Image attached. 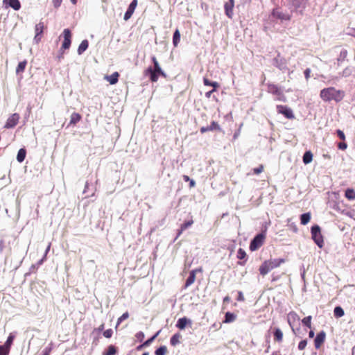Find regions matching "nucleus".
<instances>
[{
  "label": "nucleus",
  "mask_w": 355,
  "mask_h": 355,
  "mask_svg": "<svg viewBox=\"0 0 355 355\" xmlns=\"http://www.w3.org/2000/svg\"><path fill=\"white\" fill-rule=\"evenodd\" d=\"M320 97L325 102L331 101L340 102L345 97V92L343 90L337 89L334 87H329L324 88L320 91Z\"/></svg>",
  "instance_id": "nucleus-1"
},
{
  "label": "nucleus",
  "mask_w": 355,
  "mask_h": 355,
  "mask_svg": "<svg viewBox=\"0 0 355 355\" xmlns=\"http://www.w3.org/2000/svg\"><path fill=\"white\" fill-rule=\"evenodd\" d=\"M312 239L319 248H322L324 245L323 237L321 234L320 227L318 225H313L311 227Z\"/></svg>",
  "instance_id": "nucleus-2"
},
{
  "label": "nucleus",
  "mask_w": 355,
  "mask_h": 355,
  "mask_svg": "<svg viewBox=\"0 0 355 355\" xmlns=\"http://www.w3.org/2000/svg\"><path fill=\"white\" fill-rule=\"evenodd\" d=\"M266 235L263 232L257 234L250 243V250L254 251L260 248L263 244Z\"/></svg>",
  "instance_id": "nucleus-3"
},
{
  "label": "nucleus",
  "mask_w": 355,
  "mask_h": 355,
  "mask_svg": "<svg viewBox=\"0 0 355 355\" xmlns=\"http://www.w3.org/2000/svg\"><path fill=\"white\" fill-rule=\"evenodd\" d=\"M268 91L269 93L277 96V99L278 101L284 102L286 101V97L277 85L275 84H269L268 85Z\"/></svg>",
  "instance_id": "nucleus-4"
},
{
  "label": "nucleus",
  "mask_w": 355,
  "mask_h": 355,
  "mask_svg": "<svg viewBox=\"0 0 355 355\" xmlns=\"http://www.w3.org/2000/svg\"><path fill=\"white\" fill-rule=\"evenodd\" d=\"M270 17L279 19L281 21H289L291 15L283 12L279 8H277L272 10Z\"/></svg>",
  "instance_id": "nucleus-5"
},
{
  "label": "nucleus",
  "mask_w": 355,
  "mask_h": 355,
  "mask_svg": "<svg viewBox=\"0 0 355 355\" xmlns=\"http://www.w3.org/2000/svg\"><path fill=\"white\" fill-rule=\"evenodd\" d=\"M62 34L64 36V41L62 42V46L60 47V51H65L69 49L71 46V33L69 29L65 28L64 29Z\"/></svg>",
  "instance_id": "nucleus-6"
},
{
  "label": "nucleus",
  "mask_w": 355,
  "mask_h": 355,
  "mask_svg": "<svg viewBox=\"0 0 355 355\" xmlns=\"http://www.w3.org/2000/svg\"><path fill=\"white\" fill-rule=\"evenodd\" d=\"M277 111L279 114H283L286 118L288 119H293L295 118L293 110L286 105H277Z\"/></svg>",
  "instance_id": "nucleus-7"
},
{
  "label": "nucleus",
  "mask_w": 355,
  "mask_h": 355,
  "mask_svg": "<svg viewBox=\"0 0 355 355\" xmlns=\"http://www.w3.org/2000/svg\"><path fill=\"white\" fill-rule=\"evenodd\" d=\"M19 119H20V116L19 114H17V113L12 114L8 118V119L5 123L4 128L6 129H9V128H12L15 127L17 125V123L19 121Z\"/></svg>",
  "instance_id": "nucleus-8"
},
{
  "label": "nucleus",
  "mask_w": 355,
  "mask_h": 355,
  "mask_svg": "<svg viewBox=\"0 0 355 355\" xmlns=\"http://www.w3.org/2000/svg\"><path fill=\"white\" fill-rule=\"evenodd\" d=\"M153 66L149 67L144 72L145 78H149L152 82L155 81V58H152Z\"/></svg>",
  "instance_id": "nucleus-9"
},
{
  "label": "nucleus",
  "mask_w": 355,
  "mask_h": 355,
  "mask_svg": "<svg viewBox=\"0 0 355 355\" xmlns=\"http://www.w3.org/2000/svg\"><path fill=\"white\" fill-rule=\"evenodd\" d=\"M300 320L299 315L294 311H291L287 315V322L291 327L292 331L295 334V330L294 329L295 324Z\"/></svg>",
  "instance_id": "nucleus-10"
},
{
  "label": "nucleus",
  "mask_w": 355,
  "mask_h": 355,
  "mask_svg": "<svg viewBox=\"0 0 355 355\" xmlns=\"http://www.w3.org/2000/svg\"><path fill=\"white\" fill-rule=\"evenodd\" d=\"M201 271H202L201 268H198V269L193 270L189 272V276L187 279L185 284L184 286V289L187 288L189 286H190L191 284H193L194 283V282L196 280V272H201Z\"/></svg>",
  "instance_id": "nucleus-11"
},
{
  "label": "nucleus",
  "mask_w": 355,
  "mask_h": 355,
  "mask_svg": "<svg viewBox=\"0 0 355 355\" xmlns=\"http://www.w3.org/2000/svg\"><path fill=\"white\" fill-rule=\"evenodd\" d=\"M137 6V0H133L129 5L128 10H126L123 19L124 20H128L135 12V10Z\"/></svg>",
  "instance_id": "nucleus-12"
},
{
  "label": "nucleus",
  "mask_w": 355,
  "mask_h": 355,
  "mask_svg": "<svg viewBox=\"0 0 355 355\" xmlns=\"http://www.w3.org/2000/svg\"><path fill=\"white\" fill-rule=\"evenodd\" d=\"M325 338L326 334L324 331H322L317 334L314 340V345L316 349H319L321 347L322 344L325 340Z\"/></svg>",
  "instance_id": "nucleus-13"
},
{
  "label": "nucleus",
  "mask_w": 355,
  "mask_h": 355,
  "mask_svg": "<svg viewBox=\"0 0 355 355\" xmlns=\"http://www.w3.org/2000/svg\"><path fill=\"white\" fill-rule=\"evenodd\" d=\"M45 26L44 22L40 21L38 24L35 25V40L37 42H38L41 39V35L42 34Z\"/></svg>",
  "instance_id": "nucleus-14"
},
{
  "label": "nucleus",
  "mask_w": 355,
  "mask_h": 355,
  "mask_svg": "<svg viewBox=\"0 0 355 355\" xmlns=\"http://www.w3.org/2000/svg\"><path fill=\"white\" fill-rule=\"evenodd\" d=\"M268 262V264H269L271 270L276 268L279 267L282 263H284L285 262L284 259H270L266 261Z\"/></svg>",
  "instance_id": "nucleus-15"
},
{
  "label": "nucleus",
  "mask_w": 355,
  "mask_h": 355,
  "mask_svg": "<svg viewBox=\"0 0 355 355\" xmlns=\"http://www.w3.org/2000/svg\"><path fill=\"white\" fill-rule=\"evenodd\" d=\"M306 0H292V5L296 10L300 12L304 8Z\"/></svg>",
  "instance_id": "nucleus-16"
},
{
  "label": "nucleus",
  "mask_w": 355,
  "mask_h": 355,
  "mask_svg": "<svg viewBox=\"0 0 355 355\" xmlns=\"http://www.w3.org/2000/svg\"><path fill=\"white\" fill-rule=\"evenodd\" d=\"M119 73L116 71V72H114L110 76H106L105 77V79L106 80H107L110 83V84L114 85V84L117 83V82L119 80Z\"/></svg>",
  "instance_id": "nucleus-17"
},
{
  "label": "nucleus",
  "mask_w": 355,
  "mask_h": 355,
  "mask_svg": "<svg viewBox=\"0 0 355 355\" xmlns=\"http://www.w3.org/2000/svg\"><path fill=\"white\" fill-rule=\"evenodd\" d=\"M187 324H191V321L187 318H182L178 320L176 326L180 329H184Z\"/></svg>",
  "instance_id": "nucleus-18"
},
{
  "label": "nucleus",
  "mask_w": 355,
  "mask_h": 355,
  "mask_svg": "<svg viewBox=\"0 0 355 355\" xmlns=\"http://www.w3.org/2000/svg\"><path fill=\"white\" fill-rule=\"evenodd\" d=\"M82 119L81 115L79 113L73 112L71 114L70 116V122L69 125H75L77 123H78Z\"/></svg>",
  "instance_id": "nucleus-19"
},
{
  "label": "nucleus",
  "mask_w": 355,
  "mask_h": 355,
  "mask_svg": "<svg viewBox=\"0 0 355 355\" xmlns=\"http://www.w3.org/2000/svg\"><path fill=\"white\" fill-rule=\"evenodd\" d=\"M234 6V3L227 2V3H225V6H224L225 14L230 19L232 18V16H233Z\"/></svg>",
  "instance_id": "nucleus-20"
},
{
  "label": "nucleus",
  "mask_w": 355,
  "mask_h": 355,
  "mask_svg": "<svg viewBox=\"0 0 355 355\" xmlns=\"http://www.w3.org/2000/svg\"><path fill=\"white\" fill-rule=\"evenodd\" d=\"M270 270H272L266 261H265L259 268L260 274L263 276L268 274Z\"/></svg>",
  "instance_id": "nucleus-21"
},
{
  "label": "nucleus",
  "mask_w": 355,
  "mask_h": 355,
  "mask_svg": "<svg viewBox=\"0 0 355 355\" xmlns=\"http://www.w3.org/2000/svg\"><path fill=\"white\" fill-rule=\"evenodd\" d=\"M311 220V214L309 212L304 213L300 216V223L302 225H306Z\"/></svg>",
  "instance_id": "nucleus-22"
},
{
  "label": "nucleus",
  "mask_w": 355,
  "mask_h": 355,
  "mask_svg": "<svg viewBox=\"0 0 355 355\" xmlns=\"http://www.w3.org/2000/svg\"><path fill=\"white\" fill-rule=\"evenodd\" d=\"M8 4L15 10H19L21 8V3L19 0H9Z\"/></svg>",
  "instance_id": "nucleus-23"
},
{
  "label": "nucleus",
  "mask_w": 355,
  "mask_h": 355,
  "mask_svg": "<svg viewBox=\"0 0 355 355\" xmlns=\"http://www.w3.org/2000/svg\"><path fill=\"white\" fill-rule=\"evenodd\" d=\"M88 46H89V43L87 40L82 41V42L80 43V44L78 46V53L79 55H81L88 48Z\"/></svg>",
  "instance_id": "nucleus-24"
},
{
  "label": "nucleus",
  "mask_w": 355,
  "mask_h": 355,
  "mask_svg": "<svg viewBox=\"0 0 355 355\" xmlns=\"http://www.w3.org/2000/svg\"><path fill=\"white\" fill-rule=\"evenodd\" d=\"M26 65H27V61L26 60L20 62L16 68L17 74L23 73L26 69Z\"/></svg>",
  "instance_id": "nucleus-25"
},
{
  "label": "nucleus",
  "mask_w": 355,
  "mask_h": 355,
  "mask_svg": "<svg viewBox=\"0 0 355 355\" xmlns=\"http://www.w3.org/2000/svg\"><path fill=\"white\" fill-rule=\"evenodd\" d=\"M26 155V151L24 148L19 149L17 153V160L20 163L22 162L25 159Z\"/></svg>",
  "instance_id": "nucleus-26"
},
{
  "label": "nucleus",
  "mask_w": 355,
  "mask_h": 355,
  "mask_svg": "<svg viewBox=\"0 0 355 355\" xmlns=\"http://www.w3.org/2000/svg\"><path fill=\"white\" fill-rule=\"evenodd\" d=\"M275 340L280 343L283 340V333L279 328H276L274 331Z\"/></svg>",
  "instance_id": "nucleus-27"
},
{
  "label": "nucleus",
  "mask_w": 355,
  "mask_h": 355,
  "mask_svg": "<svg viewBox=\"0 0 355 355\" xmlns=\"http://www.w3.org/2000/svg\"><path fill=\"white\" fill-rule=\"evenodd\" d=\"M345 196L349 200L355 199V191L353 189H347L345 193Z\"/></svg>",
  "instance_id": "nucleus-28"
},
{
  "label": "nucleus",
  "mask_w": 355,
  "mask_h": 355,
  "mask_svg": "<svg viewBox=\"0 0 355 355\" xmlns=\"http://www.w3.org/2000/svg\"><path fill=\"white\" fill-rule=\"evenodd\" d=\"M313 154L311 151H306L303 155V162L305 164H309L312 162Z\"/></svg>",
  "instance_id": "nucleus-29"
},
{
  "label": "nucleus",
  "mask_w": 355,
  "mask_h": 355,
  "mask_svg": "<svg viewBox=\"0 0 355 355\" xmlns=\"http://www.w3.org/2000/svg\"><path fill=\"white\" fill-rule=\"evenodd\" d=\"M276 67H278L282 71H285L286 69H287L286 62L283 59H276Z\"/></svg>",
  "instance_id": "nucleus-30"
},
{
  "label": "nucleus",
  "mask_w": 355,
  "mask_h": 355,
  "mask_svg": "<svg viewBox=\"0 0 355 355\" xmlns=\"http://www.w3.org/2000/svg\"><path fill=\"white\" fill-rule=\"evenodd\" d=\"M334 314L336 318H341L344 315L345 313L342 307L336 306L334 310Z\"/></svg>",
  "instance_id": "nucleus-31"
},
{
  "label": "nucleus",
  "mask_w": 355,
  "mask_h": 355,
  "mask_svg": "<svg viewBox=\"0 0 355 355\" xmlns=\"http://www.w3.org/2000/svg\"><path fill=\"white\" fill-rule=\"evenodd\" d=\"M180 41V33L178 30H176L173 37V44L175 46H177Z\"/></svg>",
  "instance_id": "nucleus-32"
},
{
  "label": "nucleus",
  "mask_w": 355,
  "mask_h": 355,
  "mask_svg": "<svg viewBox=\"0 0 355 355\" xmlns=\"http://www.w3.org/2000/svg\"><path fill=\"white\" fill-rule=\"evenodd\" d=\"M236 319V315L230 312H227L224 322L229 323L233 322Z\"/></svg>",
  "instance_id": "nucleus-33"
},
{
  "label": "nucleus",
  "mask_w": 355,
  "mask_h": 355,
  "mask_svg": "<svg viewBox=\"0 0 355 355\" xmlns=\"http://www.w3.org/2000/svg\"><path fill=\"white\" fill-rule=\"evenodd\" d=\"M15 339V336L12 334H10L9 336L7 338V340L4 343V346L6 347L9 350H10L11 345L13 343V340Z\"/></svg>",
  "instance_id": "nucleus-34"
},
{
  "label": "nucleus",
  "mask_w": 355,
  "mask_h": 355,
  "mask_svg": "<svg viewBox=\"0 0 355 355\" xmlns=\"http://www.w3.org/2000/svg\"><path fill=\"white\" fill-rule=\"evenodd\" d=\"M311 315H309L307 317H305L302 320V322L304 325H305L306 327H307L308 328H311Z\"/></svg>",
  "instance_id": "nucleus-35"
},
{
  "label": "nucleus",
  "mask_w": 355,
  "mask_h": 355,
  "mask_svg": "<svg viewBox=\"0 0 355 355\" xmlns=\"http://www.w3.org/2000/svg\"><path fill=\"white\" fill-rule=\"evenodd\" d=\"M116 353V347L113 345H110L106 352L103 355H114Z\"/></svg>",
  "instance_id": "nucleus-36"
},
{
  "label": "nucleus",
  "mask_w": 355,
  "mask_h": 355,
  "mask_svg": "<svg viewBox=\"0 0 355 355\" xmlns=\"http://www.w3.org/2000/svg\"><path fill=\"white\" fill-rule=\"evenodd\" d=\"M53 349V343H51L48 347H46L43 351H42V355H49Z\"/></svg>",
  "instance_id": "nucleus-37"
},
{
  "label": "nucleus",
  "mask_w": 355,
  "mask_h": 355,
  "mask_svg": "<svg viewBox=\"0 0 355 355\" xmlns=\"http://www.w3.org/2000/svg\"><path fill=\"white\" fill-rule=\"evenodd\" d=\"M129 317V313L128 312L124 313L121 317L118 318L116 327L121 323L123 320L128 319Z\"/></svg>",
  "instance_id": "nucleus-38"
},
{
  "label": "nucleus",
  "mask_w": 355,
  "mask_h": 355,
  "mask_svg": "<svg viewBox=\"0 0 355 355\" xmlns=\"http://www.w3.org/2000/svg\"><path fill=\"white\" fill-rule=\"evenodd\" d=\"M167 352V348L165 346H162L157 349V355H165Z\"/></svg>",
  "instance_id": "nucleus-39"
},
{
  "label": "nucleus",
  "mask_w": 355,
  "mask_h": 355,
  "mask_svg": "<svg viewBox=\"0 0 355 355\" xmlns=\"http://www.w3.org/2000/svg\"><path fill=\"white\" fill-rule=\"evenodd\" d=\"M9 353H10L9 349H8L3 345H0V355H8Z\"/></svg>",
  "instance_id": "nucleus-40"
},
{
  "label": "nucleus",
  "mask_w": 355,
  "mask_h": 355,
  "mask_svg": "<svg viewBox=\"0 0 355 355\" xmlns=\"http://www.w3.org/2000/svg\"><path fill=\"white\" fill-rule=\"evenodd\" d=\"M211 131L215 130H220V125L216 121H212L210 125H208Z\"/></svg>",
  "instance_id": "nucleus-41"
},
{
  "label": "nucleus",
  "mask_w": 355,
  "mask_h": 355,
  "mask_svg": "<svg viewBox=\"0 0 355 355\" xmlns=\"http://www.w3.org/2000/svg\"><path fill=\"white\" fill-rule=\"evenodd\" d=\"M193 223V220H188V221L185 222L184 223H183L181 225L182 231H184L186 229H187L188 227H189L190 226H191Z\"/></svg>",
  "instance_id": "nucleus-42"
},
{
  "label": "nucleus",
  "mask_w": 355,
  "mask_h": 355,
  "mask_svg": "<svg viewBox=\"0 0 355 355\" xmlns=\"http://www.w3.org/2000/svg\"><path fill=\"white\" fill-rule=\"evenodd\" d=\"M246 256V253L245 252L241 249V248H239L238 252H237V257L238 259H243Z\"/></svg>",
  "instance_id": "nucleus-43"
},
{
  "label": "nucleus",
  "mask_w": 355,
  "mask_h": 355,
  "mask_svg": "<svg viewBox=\"0 0 355 355\" xmlns=\"http://www.w3.org/2000/svg\"><path fill=\"white\" fill-rule=\"evenodd\" d=\"M352 73V69L350 68H345L341 73V76L343 77H348Z\"/></svg>",
  "instance_id": "nucleus-44"
},
{
  "label": "nucleus",
  "mask_w": 355,
  "mask_h": 355,
  "mask_svg": "<svg viewBox=\"0 0 355 355\" xmlns=\"http://www.w3.org/2000/svg\"><path fill=\"white\" fill-rule=\"evenodd\" d=\"M346 34L355 37V28L348 27L346 29Z\"/></svg>",
  "instance_id": "nucleus-45"
},
{
  "label": "nucleus",
  "mask_w": 355,
  "mask_h": 355,
  "mask_svg": "<svg viewBox=\"0 0 355 355\" xmlns=\"http://www.w3.org/2000/svg\"><path fill=\"white\" fill-rule=\"evenodd\" d=\"M179 338H180V336L178 335H174L171 338V344L172 345H175L176 344H178L180 342Z\"/></svg>",
  "instance_id": "nucleus-46"
},
{
  "label": "nucleus",
  "mask_w": 355,
  "mask_h": 355,
  "mask_svg": "<svg viewBox=\"0 0 355 355\" xmlns=\"http://www.w3.org/2000/svg\"><path fill=\"white\" fill-rule=\"evenodd\" d=\"M144 334L141 331L137 333L135 335L136 340L139 342H142L144 339Z\"/></svg>",
  "instance_id": "nucleus-47"
},
{
  "label": "nucleus",
  "mask_w": 355,
  "mask_h": 355,
  "mask_svg": "<svg viewBox=\"0 0 355 355\" xmlns=\"http://www.w3.org/2000/svg\"><path fill=\"white\" fill-rule=\"evenodd\" d=\"M113 331L112 329H108L103 332V336L107 338H110L112 336Z\"/></svg>",
  "instance_id": "nucleus-48"
},
{
  "label": "nucleus",
  "mask_w": 355,
  "mask_h": 355,
  "mask_svg": "<svg viewBox=\"0 0 355 355\" xmlns=\"http://www.w3.org/2000/svg\"><path fill=\"white\" fill-rule=\"evenodd\" d=\"M306 345H307V341L306 340H301L299 344H298V349L300 350H303L304 349H305V347H306Z\"/></svg>",
  "instance_id": "nucleus-49"
},
{
  "label": "nucleus",
  "mask_w": 355,
  "mask_h": 355,
  "mask_svg": "<svg viewBox=\"0 0 355 355\" xmlns=\"http://www.w3.org/2000/svg\"><path fill=\"white\" fill-rule=\"evenodd\" d=\"M156 71H157V78H158L159 76H162L163 77H166V74L162 71L161 68L158 66L157 63Z\"/></svg>",
  "instance_id": "nucleus-50"
},
{
  "label": "nucleus",
  "mask_w": 355,
  "mask_h": 355,
  "mask_svg": "<svg viewBox=\"0 0 355 355\" xmlns=\"http://www.w3.org/2000/svg\"><path fill=\"white\" fill-rule=\"evenodd\" d=\"M155 339V334L153 335L150 338L147 340L146 342H144L143 344L144 347L148 346Z\"/></svg>",
  "instance_id": "nucleus-51"
},
{
  "label": "nucleus",
  "mask_w": 355,
  "mask_h": 355,
  "mask_svg": "<svg viewBox=\"0 0 355 355\" xmlns=\"http://www.w3.org/2000/svg\"><path fill=\"white\" fill-rule=\"evenodd\" d=\"M263 165H260L259 167H257V168H254L253 169V171H254V173L255 174H259V173H261L263 171Z\"/></svg>",
  "instance_id": "nucleus-52"
},
{
  "label": "nucleus",
  "mask_w": 355,
  "mask_h": 355,
  "mask_svg": "<svg viewBox=\"0 0 355 355\" xmlns=\"http://www.w3.org/2000/svg\"><path fill=\"white\" fill-rule=\"evenodd\" d=\"M62 0H52L53 6L55 8H59L60 6V5L62 3Z\"/></svg>",
  "instance_id": "nucleus-53"
},
{
  "label": "nucleus",
  "mask_w": 355,
  "mask_h": 355,
  "mask_svg": "<svg viewBox=\"0 0 355 355\" xmlns=\"http://www.w3.org/2000/svg\"><path fill=\"white\" fill-rule=\"evenodd\" d=\"M337 135L339 137V138L342 140H345V134L344 132L340 130H337Z\"/></svg>",
  "instance_id": "nucleus-54"
},
{
  "label": "nucleus",
  "mask_w": 355,
  "mask_h": 355,
  "mask_svg": "<svg viewBox=\"0 0 355 355\" xmlns=\"http://www.w3.org/2000/svg\"><path fill=\"white\" fill-rule=\"evenodd\" d=\"M338 147L339 149L345 150L347 147V145L345 142H340L338 144Z\"/></svg>",
  "instance_id": "nucleus-55"
},
{
  "label": "nucleus",
  "mask_w": 355,
  "mask_h": 355,
  "mask_svg": "<svg viewBox=\"0 0 355 355\" xmlns=\"http://www.w3.org/2000/svg\"><path fill=\"white\" fill-rule=\"evenodd\" d=\"M310 74H311V69L309 68L306 69L304 71V76L306 80H309V78H310Z\"/></svg>",
  "instance_id": "nucleus-56"
},
{
  "label": "nucleus",
  "mask_w": 355,
  "mask_h": 355,
  "mask_svg": "<svg viewBox=\"0 0 355 355\" xmlns=\"http://www.w3.org/2000/svg\"><path fill=\"white\" fill-rule=\"evenodd\" d=\"M238 294L239 295H238L237 300L238 301H244L245 298H244L243 293L241 291H239Z\"/></svg>",
  "instance_id": "nucleus-57"
},
{
  "label": "nucleus",
  "mask_w": 355,
  "mask_h": 355,
  "mask_svg": "<svg viewBox=\"0 0 355 355\" xmlns=\"http://www.w3.org/2000/svg\"><path fill=\"white\" fill-rule=\"evenodd\" d=\"M203 83L206 86H211L212 82L209 81L207 78H203Z\"/></svg>",
  "instance_id": "nucleus-58"
},
{
  "label": "nucleus",
  "mask_w": 355,
  "mask_h": 355,
  "mask_svg": "<svg viewBox=\"0 0 355 355\" xmlns=\"http://www.w3.org/2000/svg\"><path fill=\"white\" fill-rule=\"evenodd\" d=\"M60 54L58 55V57H57L58 61H59V62H60L62 59H63V58H64V51H60Z\"/></svg>",
  "instance_id": "nucleus-59"
},
{
  "label": "nucleus",
  "mask_w": 355,
  "mask_h": 355,
  "mask_svg": "<svg viewBox=\"0 0 355 355\" xmlns=\"http://www.w3.org/2000/svg\"><path fill=\"white\" fill-rule=\"evenodd\" d=\"M214 92H215V89H212L211 91L206 92L205 93L206 98H209L211 97V95L212 94V93H214Z\"/></svg>",
  "instance_id": "nucleus-60"
},
{
  "label": "nucleus",
  "mask_w": 355,
  "mask_h": 355,
  "mask_svg": "<svg viewBox=\"0 0 355 355\" xmlns=\"http://www.w3.org/2000/svg\"><path fill=\"white\" fill-rule=\"evenodd\" d=\"M208 131H211V130H209V126H207V127H202V128H200V132H201V133H205V132H208Z\"/></svg>",
  "instance_id": "nucleus-61"
},
{
  "label": "nucleus",
  "mask_w": 355,
  "mask_h": 355,
  "mask_svg": "<svg viewBox=\"0 0 355 355\" xmlns=\"http://www.w3.org/2000/svg\"><path fill=\"white\" fill-rule=\"evenodd\" d=\"M214 88L213 89H216L219 87V84L217 83V82H212L211 83V85Z\"/></svg>",
  "instance_id": "nucleus-62"
},
{
  "label": "nucleus",
  "mask_w": 355,
  "mask_h": 355,
  "mask_svg": "<svg viewBox=\"0 0 355 355\" xmlns=\"http://www.w3.org/2000/svg\"><path fill=\"white\" fill-rule=\"evenodd\" d=\"M195 185H196V182L193 180L191 179V180L189 181L190 187H194Z\"/></svg>",
  "instance_id": "nucleus-63"
},
{
  "label": "nucleus",
  "mask_w": 355,
  "mask_h": 355,
  "mask_svg": "<svg viewBox=\"0 0 355 355\" xmlns=\"http://www.w3.org/2000/svg\"><path fill=\"white\" fill-rule=\"evenodd\" d=\"M183 180L185 182H189L191 180V178L188 175H183Z\"/></svg>",
  "instance_id": "nucleus-64"
}]
</instances>
